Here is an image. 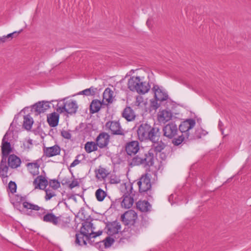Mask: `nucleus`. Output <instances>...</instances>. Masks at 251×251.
Returning a JSON list of instances; mask_svg holds the SVG:
<instances>
[{
	"label": "nucleus",
	"instance_id": "obj_1",
	"mask_svg": "<svg viewBox=\"0 0 251 251\" xmlns=\"http://www.w3.org/2000/svg\"><path fill=\"white\" fill-rule=\"evenodd\" d=\"M137 134L140 141H154L160 138L161 132L159 127L143 122L138 126Z\"/></svg>",
	"mask_w": 251,
	"mask_h": 251
},
{
	"label": "nucleus",
	"instance_id": "obj_2",
	"mask_svg": "<svg viewBox=\"0 0 251 251\" xmlns=\"http://www.w3.org/2000/svg\"><path fill=\"white\" fill-rule=\"evenodd\" d=\"M196 125V121L193 119H188L182 122L179 126V129L181 133L178 138H174L173 144L175 146L181 144L185 139H188L190 136L189 130L193 128Z\"/></svg>",
	"mask_w": 251,
	"mask_h": 251
},
{
	"label": "nucleus",
	"instance_id": "obj_3",
	"mask_svg": "<svg viewBox=\"0 0 251 251\" xmlns=\"http://www.w3.org/2000/svg\"><path fill=\"white\" fill-rule=\"evenodd\" d=\"M128 88L132 91L144 94L151 88L149 82L144 81L139 76H132L128 81Z\"/></svg>",
	"mask_w": 251,
	"mask_h": 251
},
{
	"label": "nucleus",
	"instance_id": "obj_4",
	"mask_svg": "<svg viewBox=\"0 0 251 251\" xmlns=\"http://www.w3.org/2000/svg\"><path fill=\"white\" fill-rule=\"evenodd\" d=\"M134 156L129 162L131 166L143 165L144 166H150L153 164V154L151 151L145 153L139 152L138 154Z\"/></svg>",
	"mask_w": 251,
	"mask_h": 251
},
{
	"label": "nucleus",
	"instance_id": "obj_5",
	"mask_svg": "<svg viewBox=\"0 0 251 251\" xmlns=\"http://www.w3.org/2000/svg\"><path fill=\"white\" fill-rule=\"evenodd\" d=\"M65 100V99H64ZM78 106L75 100H69L63 101L62 103L60 102L57 104V111L60 113L66 112L70 114L76 113Z\"/></svg>",
	"mask_w": 251,
	"mask_h": 251
},
{
	"label": "nucleus",
	"instance_id": "obj_6",
	"mask_svg": "<svg viewBox=\"0 0 251 251\" xmlns=\"http://www.w3.org/2000/svg\"><path fill=\"white\" fill-rule=\"evenodd\" d=\"M151 175L146 174L142 176L137 182L139 187V191L141 193H144L150 190L151 187Z\"/></svg>",
	"mask_w": 251,
	"mask_h": 251
},
{
	"label": "nucleus",
	"instance_id": "obj_7",
	"mask_svg": "<svg viewBox=\"0 0 251 251\" xmlns=\"http://www.w3.org/2000/svg\"><path fill=\"white\" fill-rule=\"evenodd\" d=\"M80 231L85 235L87 239H90L91 238H96L101 235L102 230H99L97 232L93 231V224L91 222L86 223L81 227Z\"/></svg>",
	"mask_w": 251,
	"mask_h": 251
},
{
	"label": "nucleus",
	"instance_id": "obj_8",
	"mask_svg": "<svg viewBox=\"0 0 251 251\" xmlns=\"http://www.w3.org/2000/svg\"><path fill=\"white\" fill-rule=\"evenodd\" d=\"M121 219L126 225L135 226V221L137 219V213L132 210L126 211L121 215Z\"/></svg>",
	"mask_w": 251,
	"mask_h": 251
},
{
	"label": "nucleus",
	"instance_id": "obj_9",
	"mask_svg": "<svg viewBox=\"0 0 251 251\" xmlns=\"http://www.w3.org/2000/svg\"><path fill=\"white\" fill-rule=\"evenodd\" d=\"M105 126L108 128L113 135H124L125 132L122 128L120 124L118 121H109L106 123Z\"/></svg>",
	"mask_w": 251,
	"mask_h": 251
},
{
	"label": "nucleus",
	"instance_id": "obj_10",
	"mask_svg": "<svg viewBox=\"0 0 251 251\" xmlns=\"http://www.w3.org/2000/svg\"><path fill=\"white\" fill-rule=\"evenodd\" d=\"M163 131L164 136L172 139L177 134L178 128L176 124L171 122L164 126Z\"/></svg>",
	"mask_w": 251,
	"mask_h": 251
},
{
	"label": "nucleus",
	"instance_id": "obj_11",
	"mask_svg": "<svg viewBox=\"0 0 251 251\" xmlns=\"http://www.w3.org/2000/svg\"><path fill=\"white\" fill-rule=\"evenodd\" d=\"M139 143L137 141L128 142L125 145L126 152L130 156L135 155L139 152Z\"/></svg>",
	"mask_w": 251,
	"mask_h": 251
},
{
	"label": "nucleus",
	"instance_id": "obj_12",
	"mask_svg": "<svg viewBox=\"0 0 251 251\" xmlns=\"http://www.w3.org/2000/svg\"><path fill=\"white\" fill-rule=\"evenodd\" d=\"M61 215L56 216L52 213L48 212L44 215L42 219L44 222L51 223L54 226H59L61 224Z\"/></svg>",
	"mask_w": 251,
	"mask_h": 251
},
{
	"label": "nucleus",
	"instance_id": "obj_13",
	"mask_svg": "<svg viewBox=\"0 0 251 251\" xmlns=\"http://www.w3.org/2000/svg\"><path fill=\"white\" fill-rule=\"evenodd\" d=\"M7 132L4 135L2 140L1 153L2 157L7 158L8 155L12 151L10 143L7 141Z\"/></svg>",
	"mask_w": 251,
	"mask_h": 251
},
{
	"label": "nucleus",
	"instance_id": "obj_14",
	"mask_svg": "<svg viewBox=\"0 0 251 251\" xmlns=\"http://www.w3.org/2000/svg\"><path fill=\"white\" fill-rule=\"evenodd\" d=\"M152 90L154 92L156 100L163 101L168 99V95L167 93L164 90L160 88L158 86L154 85Z\"/></svg>",
	"mask_w": 251,
	"mask_h": 251
},
{
	"label": "nucleus",
	"instance_id": "obj_15",
	"mask_svg": "<svg viewBox=\"0 0 251 251\" xmlns=\"http://www.w3.org/2000/svg\"><path fill=\"white\" fill-rule=\"evenodd\" d=\"M110 136L106 132L100 133L96 138V142L99 147L102 149L106 147L109 142Z\"/></svg>",
	"mask_w": 251,
	"mask_h": 251
},
{
	"label": "nucleus",
	"instance_id": "obj_16",
	"mask_svg": "<svg viewBox=\"0 0 251 251\" xmlns=\"http://www.w3.org/2000/svg\"><path fill=\"white\" fill-rule=\"evenodd\" d=\"M60 148L58 145H54L50 147H44V154L48 157H52L60 154Z\"/></svg>",
	"mask_w": 251,
	"mask_h": 251
},
{
	"label": "nucleus",
	"instance_id": "obj_17",
	"mask_svg": "<svg viewBox=\"0 0 251 251\" xmlns=\"http://www.w3.org/2000/svg\"><path fill=\"white\" fill-rule=\"evenodd\" d=\"M35 189H45L48 184L47 179L42 176H38L33 181Z\"/></svg>",
	"mask_w": 251,
	"mask_h": 251
},
{
	"label": "nucleus",
	"instance_id": "obj_18",
	"mask_svg": "<svg viewBox=\"0 0 251 251\" xmlns=\"http://www.w3.org/2000/svg\"><path fill=\"white\" fill-rule=\"evenodd\" d=\"M50 107L48 101H39L33 106V109L37 114L44 113Z\"/></svg>",
	"mask_w": 251,
	"mask_h": 251
},
{
	"label": "nucleus",
	"instance_id": "obj_19",
	"mask_svg": "<svg viewBox=\"0 0 251 251\" xmlns=\"http://www.w3.org/2000/svg\"><path fill=\"white\" fill-rule=\"evenodd\" d=\"M120 224L117 222H113L107 225V234L109 235H113L117 234L121 230Z\"/></svg>",
	"mask_w": 251,
	"mask_h": 251
},
{
	"label": "nucleus",
	"instance_id": "obj_20",
	"mask_svg": "<svg viewBox=\"0 0 251 251\" xmlns=\"http://www.w3.org/2000/svg\"><path fill=\"white\" fill-rule=\"evenodd\" d=\"M107 102L105 105H107L109 103H112L115 100V97L114 96L113 91L109 88H107L105 89L103 93V100L102 101L104 103V101Z\"/></svg>",
	"mask_w": 251,
	"mask_h": 251
},
{
	"label": "nucleus",
	"instance_id": "obj_21",
	"mask_svg": "<svg viewBox=\"0 0 251 251\" xmlns=\"http://www.w3.org/2000/svg\"><path fill=\"white\" fill-rule=\"evenodd\" d=\"M172 117L171 111L163 110L160 111L157 115V119L160 123H165L169 121Z\"/></svg>",
	"mask_w": 251,
	"mask_h": 251
},
{
	"label": "nucleus",
	"instance_id": "obj_22",
	"mask_svg": "<svg viewBox=\"0 0 251 251\" xmlns=\"http://www.w3.org/2000/svg\"><path fill=\"white\" fill-rule=\"evenodd\" d=\"M21 161L19 157L13 154L8 157V166L12 169H15L21 165Z\"/></svg>",
	"mask_w": 251,
	"mask_h": 251
},
{
	"label": "nucleus",
	"instance_id": "obj_23",
	"mask_svg": "<svg viewBox=\"0 0 251 251\" xmlns=\"http://www.w3.org/2000/svg\"><path fill=\"white\" fill-rule=\"evenodd\" d=\"M6 160L5 157L1 158L0 163V177L2 179L3 181L7 177L8 166L6 165Z\"/></svg>",
	"mask_w": 251,
	"mask_h": 251
},
{
	"label": "nucleus",
	"instance_id": "obj_24",
	"mask_svg": "<svg viewBox=\"0 0 251 251\" xmlns=\"http://www.w3.org/2000/svg\"><path fill=\"white\" fill-rule=\"evenodd\" d=\"M159 139L160 138L156 141H151L152 143V145L151 148L149 151H151V152L152 153L153 151L156 153L161 152L166 147L165 144L162 142V141L159 140Z\"/></svg>",
	"mask_w": 251,
	"mask_h": 251
},
{
	"label": "nucleus",
	"instance_id": "obj_25",
	"mask_svg": "<svg viewBox=\"0 0 251 251\" xmlns=\"http://www.w3.org/2000/svg\"><path fill=\"white\" fill-rule=\"evenodd\" d=\"M103 104L105 105V103L102 101H100L98 100H93L90 105V113L94 114L99 112Z\"/></svg>",
	"mask_w": 251,
	"mask_h": 251
},
{
	"label": "nucleus",
	"instance_id": "obj_26",
	"mask_svg": "<svg viewBox=\"0 0 251 251\" xmlns=\"http://www.w3.org/2000/svg\"><path fill=\"white\" fill-rule=\"evenodd\" d=\"M134 200L132 197L129 194H125L123 196V200L122 201L121 205L125 208H130L133 205Z\"/></svg>",
	"mask_w": 251,
	"mask_h": 251
},
{
	"label": "nucleus",
	"instance_id": "obj_27",
	"mask_svg": "<svg viewBox=\"0 0 251 251\" xmlns=\"http://www.w3.org/2000/svg\"><path fill=\"white\" fill-rule=\"evenodd\" d=\"M59 118V116L58 114L55 112H53L50 114L47 118V121L49 125L51 127L56 126L58 125Z\"/></svg>",
	"mask_w": 251,
	"mask_h": 251
},
{
	"label": "nucleus",
	"instance_id": "obj_28",
	"mask_svg": "<svg viewBox=\"0 0 251 251\" xmlns=\"http://www.w3.org/2000/svg\"><path fill=\"white\" fill-rule=\"evenodd\" d=\"M122 116L128 121H132L135 117L134 111L130 107H126L124 110Z\"/></svg>",
	"mask_w": 251,
	"mask_h": 251
},
{
	"label": "nucleus",
	"instance_id": "obj_29",
	"mask_svg": "<svg viewBox=\"0 0 251 251\" xmlns=\"http://www.w3.org/2000/svg\"><path fill=\"white\" fill-rule=\"evenodd\" d=\"M136 207L140 211L142 212H148L151 208V205L146 201H139L136 203Z\"/></svg>",
	"mask_w": 251,
	"mask_h": 251
},
{
	"label": "nucleus",
	"instance_id": "obj_30",
	"mask_svg": "<svg viewBox=\"0 0 251 251\" xmlns=\"http://www.w3.org/2000/svg\"><path fill=\"white\" fill-rule=\"evenodd\" d=\"M27 167L29 172L33 176H35L39 173V168L40 165L38 161L35 162L28 163L27 164Z\"/></svg>",
	"mask_w": 251,
	"mask_h": 251
},
{
	"label": "nucleus",
	"instance_id": "obj_31",
	"mask_svg": "<svg viewBox=\"0 0 251 251\" xmlns=\"http://www.w3.org/2000/svg\"><path fill=\"white\" fill-rule=\"evenodd\" d=\"M98 145L97 142L91 141L87 142L85 144L84 149L87 153H91L93 151H96L98 149Z\"/></svg>",
	"mask_w": 251,
	"mask_h": 251
},
{
	"label": "nucleus",
	"instance_id": "obj_32",
	"mask_svg": "<svg viewBox=\"0 0 251 251\" xmlns=\"http://www.w3.org/2000/svg\"><path fill=\"white\" fill-rule=\"evenodd\" d=\"M75 243L78 245H86L87 241H89L90 239H87L85 238V235L82 234L80 231L79 233L75 234Z\"/></svg>",
	"mask_w": 251,
	"mask_h": 251
},
{
	"label": "nucleus",
	"instance_id": "obj_33",
	"mask_svg": "<svg viewBox=\"0 0 251 251\" xmlns=\"http://www.w3.org/2000/svg\"><path fill=\"white\" fill-rule=\"evenodd\" d=\"M23 122V126L27 130H30L31 128L33 121L32 118L28 115L24 116Z\"/></svg>",
	"mask_w": 251,
	"mask_h": 251
},
{
	"label": "nucleus",
	"instance_id": "obj_34",
	"mask_svg": "<svg viewBox=\"0 0 251 251\" xmlns=\"http://www.w3.org/2000/svg\"><path fill=\"white\" fill-rule=\"evenodd\" d=\"M98 89L97 88H95L93 86H91L89 88L86 89L81 92H80L79 95H84L87 96H94L95 95Z\"/></svg>",
	"mask_w": 251,
	"mask_h": 251
},
{
	"label": "nucleus",
	"instance_id": "obj_35",
	"mask_svg": "<svg viewBox=\"0 0 251 251\" xmlns=\"http://www.w3.org/2000/svg\"><path fill=\"white\" fill-rule=\"evenodd\" d=\"M23 207L26 209H30L34 211H39L41 208L38 205L34 204L27 201H24L23 202Z\"/></svg>",
	"mask_w": 251,
	"mask_h": 251
},
{
	"label": "nucleus",
	"instance_id": "obj_36",
	"mask_svg": "<svg viewBox=\"0 0 251 251\" xmlns=\"http://www.w3.org/2000/svg\"><path fill=\"white\" fill-rule=\"evenodd\" d=\"M106 195V193L101 188H99L95 192V196L99 201H103Z\"/></svg>",
	"mask_w": 251,
	"mask_h": 251
},
{
	"label": "nucleus",
	"instance_id": "obj_37",
	"mask_svg": "<svg viewBox=\"0 0 251 251\" xmlns=\"http://www.w3.org/2000/svg\"><path fill=\"white\" fill-rule=\"evenodd\" d=\"M96 177L98 179L105 178L108 174L107 171L103 168H99L96 172Z\"/></svg>",
	"mask_w": 251,
	"mask_h": 251
},
{
	"label": "nucleus",
	"instance_id": "obj_38",
	"mask_svg": "<svg viewBox=\"0 0 251 251\" xmlns=\"http://www.w3.org/2000/svg\"><path fill=\"white\" fill-rule=\"evenodd\" d=\"M45 192L46 196L45 197V199L47 201L50 200L52 197L56 196L54 191L50 189L49 188L46 189Z\"/></svg>",
	"mask_w": 251,
	"mask_h": 251
},
{
	"label": "nucleus",
	"instance_id": "obj_39",
	"mask_svg": "<svg viewBox=\"0 0 251 251\" xmlns=\"http://www.w3.org/2000/svg\"><path fill=\"white\" fill-rule=\"evenodd\" d=\"M49 183L50 187L52 188L53 190H55L60 187V182L55 179L50 180Z\"/></svg>",
	"mask_w": 251,
	"mask_h": 251
},
{
	"label": "nucleus",
	"instance_id": "obj_40",
	"mask_svg": "<svg viewBox=\"0 0 251 251\" xmlns=\"http://www.w3.org/2000/svg\"><path fill=\"white\" fill-rule=\"evenodd\" d=\"M115 240L114 239L110 237H107L103 241L104 247L106 248H109L112 246V245L114 243Z\"/></svg>",
	"mask_w": 251,
	"mask_h": 251
},
{
	"label": "nucleus",
	"instance_id": "obj_41",
	"mask_svg": "<svg viewBox=\"0 0 251 251\" xmlns=\"http://www.w3.org/2000/svg\"><path fill=\"white\" fill-rule=\"evenodd\" d=\"M8 188L12 194L15 193L17 190V185L14 181H10L8 184Z\"/></svg>",
	"mask_w": 251,
	"mask_h": 251
},
{
	"label": "nucleus",
	"instance_id": "obj_42",
	"mask_svg": "<svg viewBox=\"0 0 251 251\" xmlns=\"http://www.w3.org/2000/svg\"><path fill=\"white\" fill-rule=\"evenodd\" d=\"M22 30H20L19 31H14L11 33H9L6 36H5L7 41H10L13 38L17 37L19 33L22 32Z\"/></svg>",
	"mask_w": 251,
	"mask_h": 251
},
{
	"label": "nucleus",
	"instance_id": "obj_43",
	"mask_svg": "<svg viewBox=\"0 0 251 251\" xmlns=\"http://www.w3.org/2000/svg\"><path fill=\"white\" fill-rule=\"evenodd\" d=\"M120 178L115 175H112L110 177L109 182L111 184H118L120 183Z\"/></svg>",
	"mask_w": 251,
	"mask_h": 251
},
{
	"label": "nucleus",
	"instance_id": "obj_44",
	"mask_svg": "<svg viewBox=\"0 0 251 251\" xmlns=\"http://www.w3.org/2000/svg\"><path fill=\"white\" fill-rule=\"evenodd\" d=\"M143 102V98L141 96H138L136 98L135 102V105L138 107L141 106V104Z\"/></svg>",
	"mask_w": 251,
	"mask_h": 251
},
{
	"label": "nucleus",
	"instance_id": "obj_45",
	"mask_svg": "<svg viewBox=\"0 0 251 251\" xmlns=\"http://www.w3.org/2000/svg\"><path fill=\"white\" fill-rule=\"evenodd\" d=\"M61 135L65 139H70L72 136L71 133L66 130H63L61 131Z\"/></svg>",
	"mask_w": 251,
	"mask_h": 251
},
{
	"label": "nucleus",
	"instance_id": "obj_46",
	"mask_svg": "<svg viewBox=\"0 0 251 251\" xmlns=\"http://www.w3.org/2000/svg\"><path fill=\"white\" fill-rule=\"evenodd\" d=\"M158 100H153L151 102V106L153 109H157L159 106L160 104L158 103Z\"/></svg>",
	"mask_w": 251,
	"mask_h": 251
},
{
	"label": "nucleus",
	"instance_id": "obj_47",
	"mask_svg": "<svg viewBox=\"0 0 251 251\" xmlns=\"http://www.w3.org/2000/svg\"><path fill=\"white\" fill-rule=\"evenodd\" d=\"M80 162V161L78 159H77V158H76L74 160V161L71 164L70 166V168H72V167H74L76 165H78V164H79V163Z\"/></svg>",
	"mask_w": 251,
	"mask_h": 251
},
{
	"label": "nucleus",
	"instance_id": "obj_48",
	"mask_svg": "<svg viewBox=\"0 0 251 251\" xmlns=\"http://www.w3.org/2000/svg\"><path fill=\"white\" fill-rule=\"evenodd\" d=\"M201 131V129H198L196 131V133H195L196 135L193 138H194V139L198 138H198H201V135L200 134Z\"/></svg>",
	"mask_w": 251,
	"mask_h": 251
},
{
	"label": "nucleus",
	"instance_id": "obj_49",
	"mask_svg": "<svg viewBox=\"0 0 251 251\" xmlns=\"http://www.w3.org/2000/svg\"><path fill=\"white\" fill-rule=\"evenodd\" d=\"M78 185V182L77 181H73L71 184L69 185V187L70 188H74L77 186Z\"/></svg>",
	"mask_w": 251,
	"mask_h": 251
},
{
	"label": "nucleus",
	"instance_id": "obj_50",
	"mask_svg": "<svg viewBox=\"0 0 251 251\" xmlns=\"http://www.w3.org/2000/svg\"><path fill=\"white\" fill-rule=\"evenodd\" d=\"M7 42V40L5 36L0 37V45Z\"/></svg>",
	"mask_w": 251,
	"mask_h": 251
},
{
	"label": "nucleus",
	"instance_id": "obj_51",
	"mask_svg": "<svg viewBox=\"0 0 251 251\" xmlns=\"http://www.w3.org/2000/svg\"><path fill=\"white\" fill-rule=\"evenodd\" d=\"M146 24H147V25L149 27H150V25H151V20H147V22H146Z\"/></svg>",
	"mask_w": 251,
	"mask_h": 251
},
{
	"label": "nucleus",
	"instance_id": "obj_52",
	"mask_svg": "<svg viewBox=\"0 0 251 251\" xmlns=\"http://www.w3.org/2000/svg\"><path fill=\"white\" fill-rule=\"evenodd\" d=\"M27 143L30 145L32 144V140L31 139H29L27 141Z\"/></svg>",
	"mask_w": 251,
	"mask_h": 251
},
{
	"label": "nucleus",
	"instance_id": "obj_53",
	"mask_svg": "<svg viewBox=\"0 0 251 251\" xmlns=\"http://www.w3.org/2000/svg\"><path fill=\"white\" fill-rule=\"evenodd\" d=\"M221 122H220V123H219V126H222V124H221Z\"/></svg>",
	"mask_w": 251,
	"mask_h": 251
},
{
	"label": "nucleus",
	"instance_id": "obj_54",
	"mask_svg": "<svg viewBox=\"0 0 251 251\" xmlns=\"http://www.w3.org/2000/svg\"><path fill=\"white\" fill-rule=\"evenodd\" d=\"M221 122H220V123H219V126H222V124H221Z\"/></svg>",
	"mask_w": 251,
	"mask_h": 251
},
{
	"label": "nucleus",
	"instance_id": "obj_55",
	"mask_svg": "<svg viewBox=\"0 0 251 251\" xmlns=\"http://www.w3.org/2000/svg\"><path fill=\"white\" fill-rule=\"evenodd\" d=\"M221 122H220V123H219V126H222V124H221Z\"/></svg>",
	"mask_w": 251,
	"mask_h": 251
}]
</instances>
